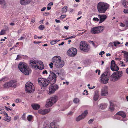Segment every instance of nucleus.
<instances>
[{
    "mask_svg": "<svg viewBox=\"0 0 128 128\" xmlns=\"http://www.w3.org/2000/svg\"><path fill=\"white\" fill-rule=\"evenodd\" d=\"M30 64L33 68L36 70L39 69L42 70L44 68L43 62L41 61H38L32 59L30 60Z\"/></svg>",
    "mask_w": 128,
    "mask_h": 128,
    "instance_id": "1",
    "label": "nucleus"
},
{
    "mask_svg": "<svg viewBox=\"0 0 128 128\" xmlns=\"http://www.w3.org/2000/svg\"><path fill=\"white\" fill-rule=\"evenodd\" d=\"M18 67L20 71L26 75H28L31 72V70L29 68L27 64L24 62H20L18 64Z\"/></svg>",
    "mask_w": 128,
    "mask_h": 128,
    "instance_id": "2",
    "label": "nucleus"
},
{
    "mask_svg": "<svg viewBox=\"0 0 128 128\" xmlns=\"http://www.w3.org/2000/svg\"><path fill=\"white\" fill-rule=\"evenodd\" d=\"M54 66L57 68H60L63 67L64 65V62L61 59L59 56H56L54 58Z\"/></svg>",
    "mask_w": 128,
    "mask_h": 128,
    "instance_id": "3",
    "label": "nucleus"
},
{
    "mask_svg": "<svg viewBox=\"0 0 128 128\" xmlns=\"http://www.w3.org/2000/svg\"><path fill=\"white\" fill-rule=\"evenodd\" d=\"M109 6V5L107 4L100 2L98 5V10L100 13H104L108 8Z\"/></svg>",
    "mask_w": 128,
    "mask_h": 128,
    "instance_id": "4",
    "label": "nucleus"
},
{
    "mask_svg": "<svg viewBox=\"0 0 128 128\" xmlns=\"http://www.w3.org/2000/svg\"><path fill=\"white\" fill-rule=\"evenodd\" d=\"M122 75L123 73L122 71L116 72L111 75L110 78V80L111 81H117L120 78Z\"/></svg>",
    "mask_w": 128,
    "mask_h": 128,
    "instance_id": "5",
    "label": "nucleus"
},
{
    "mask_svg": "<svg viewBox=\"0 0 128 128\" xmlns=\"http://www.w3.org/2000/svg\"><path fill=\"white\" fill-rule=\"evenodd\" d=\"M34 90V87L33 84L30 82H28L25 85V90L28 93H32Z\"/></svg>",
    "mask_w": 128,
    "mask_h": 128,
    "instance_id": "6",
    "label": "nucleus"
},
{
    "mask_svg": "<svg viewBox=\"0 0 128 128\" xmlns=\"http://www.w3.org/2000/svg\"><path fill=\"white\" fill-rule=\"evenodd\" d=\"M105 27L103 26L94 27L92 29L91 32L94 34H98L102 33Z\"/></svg>",
    "mask_w": 128,
    "mask_h": 128,
    "instance_id": "7",
    "label": "nucleus"
},
{
    "mask_svg": "<svg viewBox=\"0 0 128 128\" xmlns=\"http://www.w3.org/2000/svg\"><path fill=\"white\" fill-rule=\"evenodd\" d=\"M44 128H58L59 126L56 121H54L49 124L45 122L44 125Z\"/></svg>",
    "mask_w": 128,
    "mask_h": 128,
    "instance_id": "8",
    "label": "nucleus"
},
{
    "mask_svg": "<svg viewBox=\"0 0 128 128\" xmlns=\"http://www.w3.org/2000/svg\"><path fill=\"white\" fill-rule=\"evenodd\" d=\"M57 77L54 73L50 71V75L48 78V80L50 83L51 84H54L56 80Z\"/></svg>",
    "mask_w": 128,
    "mask_h": 128,
    "instance_id": "9",
    "label": "nucleus"
},
{
    "mask_svg": "<svg viewBox=\"0 0 128 128\" xmlns=\"http://www.w3.org/2000/svg\"><path fill=\"white\" fill-rule=\"evenodd\" d=\"M38 82L41 86L45 87L49 84V82L47 80L44 78H40L38 79Z\"/></svg>",
    "mask_w": 128,
    "mask_h": 128,
    "instance_id": "10",
    "label": "nucleus"
},
{
    "mask_svg": "<svg viewBox=\"0 0 128 128\" xmlns=\"http://www.w3.org/2000/svg\"><path fill=\"white\" fill-rule=\"evenodd\" d=\"M110 79V76L106 74H103L102 75L101 82L104 84H107Z\"/></svg>",
    "mask_w": 128,
    "mask_h": 128,
    "instance_id": "11",
    "label": "nucleus"
},
{
    "mask_svg": "<svg viewBox=\"0 0 128 128\" xmlns=\"http://www.w3.org/2000/svg\"><path fill=\"white\" fill-rule=\"evenodd\" d=\"M80 49L84 52H88L89 50L87 44L84 41H81L80 44Z\"/></svg>",
    "mask_w": 128,
    "mask_h": 128,
    "instance_id": "12",
    "label": "nucleus"
},
{
    "mask_svg": "<svg viewBox=\"0 0 128 128\" xmlns=\"http://www.w3.org/2000/svg\"><path fill=\"white\" fill-rule=\"evenodd\" d=\"M59 88V86L57 84L51 85L50 86L48 93L51 94L54 93Z\"/></svg>",
    "mask_w": 128,
    "mask_h": 128,
    "instance_id": "13",
    "label": "nucleus"
},
{
    "mask_svg": "<svg viewBox=\"0 0 128 128\" xmlns=\"http://www.w3.org/2000/svg\"><path fill=\"white\" fill-rule=\"evenodd\" d=\"M67 52L68 55L70 56L74 57L77 54V51L76 48H70L68 51Z\"/></svg>",
    "mask_w": 128,
    "mask_h": 128,
    "instance_id": "14",
    "label": "nucleus"
},
{
    "mask_svg": "<svg viewBox=\"0 0 128 128\" xmlns=\"http://www.w3.org/2000/svg\"><path fill=\"white\" fill-rule=\"evenodd\" d=\"M88 114V111L87 110L85 111L81 115H80L76 118V121L78 122L80 120L84 119L86 116Z\"/></svg>",
    "mask_w": 128,
    "mask_h": 128,
    "instance_id": "15",
    "label": "nucleus"
},
{
    "mask_svg": "<svg viewBox=\"0 0 128 128\" xmlns=\"http://www.w3.org/2000/svg\"><path fill=\"white\" fill-rule=\"evenodd\" d=\"M111 69L112 70L114 71H118L119 69V68L115 64L114 60H112L111 62Z\"/></svg>",
    "mask_w": 128,
    "mask_h": 128,
    "instance_id": "16",
    "label": "nucleus"
},
{
    "mask_svg": "<svg viewBox=\"0 0 128 128\" xmlns=\"http://www.w3.org/2000/svg\"><path fill=\"white\" fill-rule=\"evenodd\" d=\"M108 94V88L107 86L104 87L102 90L101 95L102 96H105Z\"/></svg>",
    "mask_w": 128,
    "mask_h": 128,
    "instance_id": "17",
    "label": "nucleus"
},
{
    "mask_svg": "<svg viewBox=\"0 0 128 128\" xmlns=\"http://www.w3.org/2000/svg\"><path fill=\"white\" fill-rule=\"evenodd\" d=\"M98 17L100 18L99 24H100L103 22L107 18V16L104 14L99 15Z\"/></svg>",
    "mask_w": 128,
    "mask_h": 128,
    "instance_id": "18",
    "label": "nucleus"
},
{
    "mask_svg": "<svg viewBox=\"0 0 128 128\" xmlns=\"http://www.w3.org/2000/svg\"><path fill=\"white\" fill-rule=\"evenodd\" d=\"M50 111L49 109L40 110L38 111V113L40 114L45 115L49 113Z\"/></svg>",
    "mask_w": 128,
    "mask_h": 128,
    "instance_id": "19",
    "label": "nucleus"
},
{
    "mask_svg": "<svg viewBox=\"0 0 128 128\" xmlns=\"http://www.w3.org/2000/svg\"><path fill=\"white\" fill-rule=\"evenodd\" d=\"M124 24L122 22L120 23V26L122 27H125V29L126 30L128 29V19L126 20Z\"/></svg>",
    "mask_w": 128,
    "mask_h": 128,
    "instance_id": "20",
    "label": "nucleus"
},
{
    "mask_svg": "<svg viewBox=\"0 0 128 128\" xmlns=\"http://www.w3.org/2000/svg\"><path fill=\"white\" fill-rule=\"evenodd\" d=\"M99 97V92L98 90L95 92L94 95V100L95 101L97 100Z\"/></svg>",
    "mask_w": 128,
    "mask_h": 128,
    "instance_id": "21",
    "label": "nucleus"
},
{
    "mask_svg": "<svg viewBox=\"0 0 128 128\" xmlns=\"http://www.w3.org/2000/svg\"><path fill=\"white\" fill-rule=\"evenodd\" d=\"M116 115H119L121 116L123 118H125L126 116V114L123 111H120L118 112L116 114Z\"/></svg>",
    "mask_w": 128,
    "mask_h": 128,
    "instance_id": "22",
    "label": "nucleus"
},
{
    "mask_svg": "<svg viewBox=\"0 0 128 128\" xmlns=\"http://www.w3.org/2000/svg\"><path fill=\"white\" fill-rule=\"evenodd\" d=\"M49 99L50 101L54 104L57 101V96H54L50 98Z\"/></svg>",
    "mask_w": 128,
    "mask_h": 128,
    "instance_id": "23",
    "label": "nucleus"
},
{
    "mask_svg": "<svg viewBox=\"0 0 128 128\" xmlns=\"http://www.w3.org/2000/svg\"><path fill=\"white\" fill-rule=\"evenodd\" d=\"M32 106L33 108L35 110H38L40 108V106L37 104H32Z\"/></svg>",
    "mask_w": 128,
    "mask_h": 128,
    "instance_id": "24",
    "label": "nucleus"
},
{
    "mask_svg": "<svg viewBox=\"0 0 128 128\" xmlns=\"http://www.w3.org/2000/svg\"><path fill=\"white\" fill-rule=\"evenodd\" d=\"M53 104L51 101H50L49 99L47 102L46 105V108H49L50 107L53 105Z\"/></svg>",
    "mask_w": 128,
    "mask_h": 128,
    "instance_id": "25",
    "label": "nucleus"
},
{
    "mask_svg": "<svg viewBox=\"0 0 128 128\" xmlns=\"http://www.w3.org/2000/svg\"><path fill=\"white\" fill-rule=\"evenodd\" d=\"M110 106L109 108L110 110L111 111H114V106L113 103L112 101L110 102Z\"/></svg>",
    "mask_w": 128,
    "mask_h": 128,
    "instance_id": "26",
    "label": "nucleus"
},
{
    "mask_svg": "<svg viewBox=\"0 0 128 128\" xmlns=\"http://www.w3.org/2000/svg\"><path fill=\"white\" fill-rule=\"evenodd\" d=\"M107 106V104L106 103L101 104L99 106V107L102 110H104L106 108Z\"/></svg>",
    "mask_w": 128,
    "mask_h": 128,
    "instance_id": "27",
    "label": "nucleus"
},
{
    "mask_svg": "<svg viewBox=\"0 0 128 128\" xmlns=\"http://www.w3.org/2000/svg\"><path fill=\"white\" fill-rule=\"evenodd\" d=\"M4 87L5 88H8L10 87H11V85L10 84V82L5 84L4 85Z\"/></svg>",
    "mask_w": 128,
    "mask_h": 128,
    "instance_id": "28",
    "label": "nucleus"
},
{
    "mask_svg": "<svg viewBox=\"0 0 128 128\" xmlns=\"http://www.w3.org/2000/svg\"><path fill=\"white\" fill-rule=\"evenodd\" d=\"M20 3L22 5L25 6L28 4L26 0H21Z\"/></svg>",
    "mask_w": 128,
    "mask_h": 128,
    "instance_id": "29",
    "label": "nucleus"
},
{
    "mask_svg": "<svg viewBox=\"0 0 128 128\" xmlns=\"http://www.w3.org/2000/svg\"><path fill=\"white\" fill-rule=\"evenodd\" d=\"M10 82V84L11 85V87H14L16 86V81L12 80Z\"/></svg>",
    "mask_w": 128,
    "mask_h": 128,
    "instance_id": "30",
    "label": "nucleus"
},
{
    "mask_svg": "<svg viewBox=\"0 0 128 128\" xmlns=\"http://www.w3.org/2000/svg\"><path fill=\"white\" fill-rule=\"evenodd\" d=\"M68 7L67 6H64L62 8V12L63 13H66L68 10Z\"/></svg>",
    "mask_w": 128,
    "mask_h": 128,
    "instance_id": "31",
    "label": "nucleus"
},
{
    "mask_svg": "<svg viewBox=\"0 0 128 128\" xmlns=\"http://www.w3.org/2000/svg\"><path fill=\"white\" fill-rule=\"evenodd\" d=\"M3 114L4 116H6V117H8V114L5 112H3L2 111L1 109H0V114Z\"/></svg>",
    "mask_w": 128,
    "mask_h": 128,
    "instance_id": "32",
    "label": "nucleus"
},
{
    "mask_svg": "<svg viewBox=\"0 0 128 128\" xmlns=\"http://www.w3.org/2000/svg\"><path fill=\"white\" fill-rule=\"evenodd\" d=\"M0 4L4 6V7H6V4L4 0H0Z\"/></svg>",
    "mask_w": 128,
    "mask_h": 128,
    "instance_id": "33",
    "label": "nucleus"
},
{
    "mask_svg": "<svg viewBox=\"0 0 128 128\" xmlns=\"http://www.w3.org/2000/svg\"><path fill=\"white\" fill-rule=\"evenodd\" d=\"M80 102L79 99L78 98H76L73 100V102L76 104H78Z\"/></svg>",
    "mask_w": 128,
    "mask_h": 128,
    "instance_id": "34",
    "label": "nucleus"
},
{
    "mask_svg": "<svg viewBox=\"0 0 128 128\" xmlns=\"http://www.w3.org/2000/svg\"><path fill=\"white\" fill-rule=\"evenodd\" d=\"M27 120L29 122H30L33 118V117L32 115H29L27 117Z\"/></svg>",
    "mask_w": 128,
    "mask_h": 128,
    "instance_id": "35",
    "label": "nucleus"
},
{
    "mask_svg": "<svg viewBox=\"0 0 128 128\" xmlns=\"http://www.w3.org/2000/svg\"><path fill=\"white\" fill-rule=\"evenodd\" d=\"M54 58L52 59V62H51L49 64V66H50V68H53V65L54 66Z\"/></svg>",
    "mask_w": 128,
    "mask_h": 128,
    "instance_id": "36",
    "label": "nucleus"
},
{
    "mask_svg": "<svg viewBox=\"0 0 128 128\" xmlns=\"http://www.w3.org/2000/svg\"><path fill=\"white\" fill-rule=\"evenodd\" d=\"M122 4L125 8H128V6L126 4V2L125 1H124L122 2Z\"/></svg>",
    "mask_w": 128,
    "mask_h": 128,
    "instance_id": "37",
    "label": "nucleus"
},
{
    "mask_svg": "<svg viewBox=\"0 0 128 128\" xmlns=\"http://www.w3.org/2000/svg\"><path fill=\"white\" fill-rule=\"evenodd\" d=\"M45 28V27L44 26L41 25L39 27V29L40 30H42Z\"/></svg>",
    "mask_w": 128,
    "mask_h": 128,
    "instance_id": "38",
    "label": "nucleus"
},
{
    "mask_svg": "<svg viewBox=\"0 0 128 128\" xmlns=\"http://www.w3.org/2000/svg\"><path fill=\"white\" fill-rule=\"evenodd\" d=\"M88 92L87 91V90H85L83 92V94L84 95H88Z\"/></svg>",
    "mask_w": 128,
    "mask_h": 128,
    "instance_id": "39",
    "label": "nucleus"
},
{
    "mask_svg": "<svg viewBox=\"0 0 128 128\" xmlns=\"http://www.w3.org/2000/svg\"><path fill=\"white\" fill-rule=\"evenodd\" d=\"M120 43L119 42H114V46H116L117 44H120Z\"/></svg>",
    "mask_w": 128,
    "mask_h": 128,
    "instance_id": "40",
    "label": "nucleus"
},
{
    "mask_svg": "<svg viewBox=\"0 0 128 128\" xmlns=\"http://www.w3.org/2000/svg\"><path fill=\"white\" fill-rule=\"evenodd\" d=\"M94 120L93 119H90L88 121V123L89 124H92L94 121Z\"/></svg>",
    "mask_w": 128,
    "mask_h": 128,
    "instance_id": "41",
    "label": "nucleus"
},
{
    "mask_svg": "<svg viewBox=\"0 0 128 128\" xmlns=\"http://www.w3.org/2000/svg\"><path fill=\"white\" fill-rule=\"evenodd\" d=\"M125 60L126 62H128V53L127 54V56H125Z\"/></svg>",
    "mask_w": 128,
    "mask_h": 128,
    "instance_id": "42",
    "label": "nucleus"
},
{
    "mask_svg": "<svg viewBox=\"0 0 128 128\" xmlns=\"http://www.w3.org/2000/svg\"><path fill=\"white\" fill-rule=\"evenodd\" d=\"M5 30H3L1 31L0 33V35H4L5 34Z\"/></svg>",
    "mask_w": 128,
    "mask_h": 128,
    "instance_id": "43",
    "label": "nucleus"
},
{
    "mask_svg": "<svg viewBox=\"0 0 128 128\" xmlns=\"http://www.w3.org/2000/svg\"><path fill=\"white\" fill-rule=\"evenodd\" d=\"M114 44V42H110V43L108 45V47H113Z\"/></svg>",
    "mask_w": 128,
    "mask_h": 128,
    "instance_id": "44",
    "label": "nucleus"
},
{
    "mask_svg": "<svg viewBox=\"0 0 128 128\" xmlns=\"http://www.w3.org/2000/svg\"><path fill=\"white\" fill-rule=\"evenodd\" d=\"M120 64L122 66L124 67L125 66L126 64H124V63L123 61L120 62Z\"/></svg>",
    "mask_w": 128,
    "mask_h": 128,
    "instance_id": "45",
    "label": "nucleus"
},
{
    "mask_svg": "<svg viewBox=\"0 0 128 128\" xmlns=\"http://www.w3.org/2000/svg\"><path fill=\"white\" fill-rule=\"evenodd\" d=\"M16 102L17 103H20L21 102V100L19 99H17L16 100Z\"/></svg>",
    "mask_w": 128,
    "mask_h": 128,
    "instance_id": "46",
    "label": "nucleus"
},
{
    "mask_svg": "<svg viewBox=\"0 0 128 128\" xmlns=\"http://www.w3.org/2000/svg\"><path fill=\"white\" fill-rule=\"evenodd\" d=\"M56 43V42L55 40H53L51 42L50 44L52 45H53L55 44Z\"/></svg>",
    "mask_w": 128,
    "mask_h": 128,
    "instance_id": "47",
    "label": "nucleus"
},
{
    "mask_svg": "<svg viewBox=\"0 0 128 128\" xmlns=\"http://www.w3.org/2000/svg\"><path fill=\"white\" fill-rule=\"evenodd\" d=\"M93 20L94 21H97L98 22L99 21V19L98 18H93Z\"/></svg>",
    "mask_w": 128,
    "mask_h": 128,
    "instance_id": "48",
    "label": "nucleus"
},
{
    "mask_svg": "<svg viewBox=\"0 0 128 128\" xmlns=\"http://www.w3.org/2000/svg\"><path fill=\"white\" fill-rule=\"evenodd\" d=\"M105 54V52L104 51H102L99 54V55L100 56H101V57H102V56L103 54Z\"/></svg>",
    "mask_w": 128,
    "mask_h": 128,
    "instance_id": "49",
    "label": "nucleus"
},
{
    "mask_svg": "<svg viewBox=\"0 0 128 128\" xmlns=\"http://www.w3.org/2000/svg\"><path fill=\"white\" fill-rule=\"evenodd\" d=\"M124 14H128V9H124Z\"/></svg>",
    "mask_w": 128,
    "mask_h": 128,
    "instance_id": "50",
    "label": "nucleus"
},
{
    "mask_svg": "<svg viewBox=\"0 0 128 128\" xmlns=\"http://www.w3.org/2000/svg\"><path fill=\"white\" fill-rule=\"evenodd\" d=\"M56 30L57 31H60V28L59 26H58L56 28Z\"/></svg>",
    "mask_w": 128,
    "mask_h": 128,
    "instance_id": "51",
    "label": "nucleus"
},
{
    "mask_svg": "<svg viewBox=\"0 0 128 128\" xmlns=\"http://www.w3.org/2000/svg\"><path fill=\"white\" fill-rule=\"evenodd\" d=\"M73 113V112L70 111L68 114L67 115L68 116H71L72 115Z\"/></svg>",
    "mask_w": 128,
    "mask_h": 128,
    "instance_id": "52",
    "label": "nucleus"
},
{
    "mask_svg": "<svg viewBox=\"0 0 128 128\" xmlns=\"http://www.w3.org/2000/svg\"><path fill=\"white\" fill-rule=\"evenodd\" d=\"M66 15H62L60 16V18H61L63 19L64 18H65L66 17Z\"/></svg>",
    "mask_w": 128,
    "mask_h": 128,
    "instance_id": "53",
    "label": "nucleus"
},
{
    "mask_svg": "<svg viewBox=\"0 0 128 128\" xmlns=\"http://www.w3.org/2000/svg\"><path fill=\"white\" fill-rule=\"evenodd\" d=\"M21 58V56L19 55H17V58L16 59V60H18L19 59Z\"/></svg>",
    "mask_w": 128,
    "mask_h": 128,
    "instance_id": "54",
    "label": "nucleus"
},
{
    "mask_svg": "<svg viewBox=\"0 0 128 128\" xmlns=\"http://www.w3.org/2000/svg\"><path fill=\"white\" fill-rule=\"evenodd\" d=\"M122 53L124 54H125V56H127V54L128 53V52H126L125 51H123L122 52Z\"/></svg>",
    "mask_w": 128,
    "mask_h": 128,
    "instance_id": "55",
    "label": "nucleus"
},
{
    "mask_svg": "<svg viewBox=\"0 0 128 128\" xmlns=\"http://www.w3.org/2000/svg\"><path fill=\"white\" fill-rule=\"evenodd\" d=\"M33 42L34 44H40V43H41L42 42H35V41H34V42Z\"/></svg>",
    "mask_w": 128,
    "mask_h": 128,
    "instance_id": "56",
    "label": "nucleus"
},
{
    "mask_svg": "<svg viewBox=\"0 0 128 128\" xmlns=\"http://www.w3.org/2000/svg\"><path fill=\"white\" fill-rule=\"evenodd\" d=\"M96 73H98V75H100V70H96Z\"/></svg>",
    "mask_w": 128,
    "mask_h": 128,
    "instance_id": "57",
    "label": "nucleus"
},
{
    "mask_svg": "<svg viewBox=\"0 0 128 128\" xmlns=\"http://www.w3.org/2000/svg\"><path fill=\"white\" fill-rule=\"evenodd\" d=\"M53 2H50V3H49V4H48V6H52L53 5Z\"/></svg>",
    "mask_w": 128,
    "mask_h": 128,
    "instance_id": "58",
    "label": "nucleus"
},
{
    "mask_svg": "<svg viewBox=\"0 0 128 128\" xmlns=\"http://www.w3.org/2000/svg\"><path fill=\"white\" fill-rule=\"evenodd\" d=\"M22 119L24 120H26V117L25 114H24L22 117Z\"/></svg>",
    "mask_w": 128,
    "mask_h": 128,
    "instance_id": "59",
    "label": "nucleus"
},
{
    "mask_svg": "<svg viewBox=\"0 0 128 128\" xmlns=\"http://www.w3.org/2000/svg\"><path fill=\"white\" fill-rule=\"evenodd\" d=\"M3 98L4 99L6 100H7L9 99L8 97H3Z\"/></svg>",
    "mask_w": 128,
    "mask_h": 128,
    "instance_id": "60",
    "label": "nucleus"
},
{
    "mask_svg": "<svg viewBox=\"0 0 128 128\" xmlns=\"http://www.w3.org/2000/svg\"><path fill=\"white\" fill-rule=\"evenodd\" d=\"M5 108L7 111H8L9 110L11 111L12 110L11 109L8 108L6 106H5Z\"/></svg>",
    "mask_w": 128,
    "mask_h": 128,
    "instance_id": "61",
    "label": "nucleus"
},
{
    "mask_svg": "<svg viewBox=\"0 0 128 128\" xmlns=\"http://www.w3.org/2000/svg\"><path fill=\"white\" fill-rule=\"evenodd\" d=\"M26 1L27 2L28 4H30L32 2V0H26Z\"/></svg>",
    "mask_w": 128,
    "mask_h": 128,
    "instance_id": "62",
    "label": "nucleus"
},
{
    "mask_svg": "<svg viewBox=\"0 0 128 128\" xmlns=\"http://www.w3.org/2000/svg\"><path fill=\"white\" fill-rule=\"evenodd\" d=\"M90 42L91 43V44H92L93 46H95V44L93 41H90Z\"/></svg>",
    "mask_w": 128,
    "mask_h": 128,
    "instance_id": "63",
    "label": "nucleus"
},
{
    "mask_svg": "<svg viewBox=\"0 0 128 128\" xmlns=\"http://www.w3.org/2000/svg\"><path fill=\"white\" fill-rule=\"evenodd\" d=\"M55 21L57 23H60V20L56 19L55 20Z\"/></svg>",
    "mask_w": 128,
    "mask_h": 128,
    "instance_id": "64",
    "label": "nucleus"
}]
</instances>
